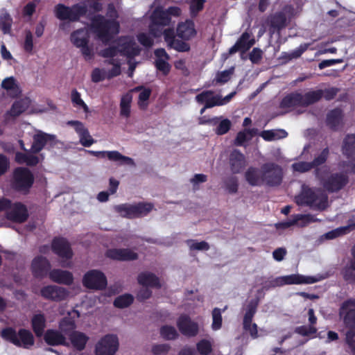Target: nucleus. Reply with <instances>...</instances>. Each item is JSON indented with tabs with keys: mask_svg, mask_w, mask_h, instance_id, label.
Returning <instances> with one entry per match:
<instances>
[{
	"mask_svg": "<svg viewBox=\"0 0 355 355\" xmlns=\"http://www.w3.org/2000/svg\"><path fill=\"white\" fill-rule=\"evenodd\" d=\"M119 48V53L132 59L139 55L141 49L128 37H121L114 42Z\"/></svg>",
	"mask_w": 355,
	"mask_h": 355,
	"instance_id": "16",
	"label": "nucleus"
},
{
	"mask_svg": "<svg viewBox=\"0 0 355 355\" xmlns=\"http://www.w3.org/2000/svg\"><path fill=\"white\" fill-rule=\"evenodd\" d=\"M69 339L74 348L82 351L85 349L89 337L83 332L75 331L70 334Z\"/></svg>",
	"mask_w": 355,
	"mask_h": 355,
	"instance_id": "40",
	"label": "nucleus"
},
{
	"mask_svg": "<svg viewBox=\"0 0 355 355\" xmlns=\"http://www.w3.org/2000/svg\"><path fill=\"white\" fill-rule=\"evenodd\" d=\"M295 332L303 336H308L317 332V329L314 326H300L295 329Z\"/></svg>",
	"mask_w": 355,
	"mask_h": 355,
	"instance_id": "60",
	"label": "nucleus"
},
{
	"mask_svg": "<svg viewBox=\"0 0 355 355\" xmlns=\"http://www.w3.org/2000/svg\"><path fill=\"white\" fill-rule=\"evenodd\" d=\"M1 337L17 347L30 349L35 344V338L28 329L21 328L16 331L14 327H7L1 331Z\"/></svg>",
	"mask_w": 355,
	"mask_h": 355,
	"instance_id": "3",
	"label": "nucleus"
},
{
	"mask_svg": "<svg viewBox=\"0 0 355 355\" xmlns=\"http://www.w3.org/2000/svg\"><path fill=\"white\" fill-rule=\"evenodd\" d=\"M302 107V94L293 92L285 96L280 102L282 109Z\"/></svg>",
	"mask_w": 355,
	"mask_h": 355,
	"instance_id": "36",
	"label": "nucleus"
},
{
	"mask_svg": "<svg viewBox=\"0 0 355 355\" xmlns=\"http://www.w3.org/2000/svg\"><path fill=\"white\" fill-rule=\"evenodd\" d=\"M349 176L343 173H332L320 179L323 188L329 193H336L344 189L349 183Z\"/></svg>",
	"mask_w": 355,
	"mask_h": 355,
	"instance_id": "11",
	"label": "nucleus"
},
{
	"mask_svg": "<svg viewBox=\"0 0 355 355\" xmlns=\"http://www.w3.org/2000/svg\"><path fill=\"white\" fill-rule=\"evenodd\" d=\"M188 244L189 245V248L192 250H204L207 251L209 249V245L206 241H200L198 242L195 240H189L188 241Z\"/></svg>",
	"mask_w": 355,
	"mask_h": 355,
	"instance_id": "59",
	"label": "nucleus"
},
{
	"mask_svg": "<svg viewBox=\"0 0 355 355\" xmlns=\"http://www.w3.org/2000/svg\"><path fill=\"white\" fill-rule=\"evenodd\" d=\"M229 164L232 173L238 174L243 171L247 162L245 155L239 150L234 149L230 154Z\"/></svg>",
	"mask_w": 355,
	"mask_h": 355,
	"instance_id": "26",
	"label": "nucleus"
},
{
	"mask_svg": "<svg viewBox=\"0 0 355 355\" xmlns=\"http://www.w3.org/2000/svg\"><path fill=\"white\" fill-rule=\"evenodd\" d=\"M196 349L200 355H209L212 352V344L207 339H202L196 343Z\"/></svg>",
	"mask_w": 355,
	"mask_h": 355,
	"instance_id": "49",
	"label": "nucleus"
},
{
	"mask_svg": "<svg viewBox=\"0 0 355 355\" xmlns=\"http://www.w3.org/2000/svg\"><path fill=\"white\" fill-rule=\"evenodd\" d=\"M246 182L252 187L262 185V165L260 168L250 166L245 173Z\"/></svg>",
	"mask_w": 355,
	"mask_h": 355,
	"instance_id": "33",
	"label": "nucleus"
},
{
	"mask_svg": "<svg viewBox=\"0 0 355 355\" xmlns=\"http://www.w3.org/2000/svg\"><path fill=\"white\" fill-rule=\"evenodd\" d=\"M197 34L195 24L191 19L178 23L176 31L173 28H168L164 31V39L167 46L178 52H189L191 49L190 44L187 42L193 38Z\"/></svg>",
	"mask_w": 355,
	"mask_h": 355,
	"instance_id": "1",
	"label": "nucleus"
},
{
	"mask_svg": "<svg viewBox=\"0 0 355 355\" xmlns=\"http://www.w3.org/2000/svg\"><path fill=\"white\" fill-rule=\"evenodd\" d=\"M340 316L347 331H352L355 334V299H348L342 303Z\"/></svg>",
	"mask_w": 355,
	"mask_h": 355,
	"instance_id": "14",
	"label": "nucleus"
},
{
	"mask_svg": "<svg viewBox=\"0 0 355 355\" xmlns=\"http://www.w3.org/2000/svg\"><path fill=\"white\" fill-rule=\"evenodd\" d=\"M169 60H155V65L157 70L162 72L163 74L167 75L171 70V65L168 62Z\"/></svg>",
	"mask_w": 355,
	"mask_h": 355,
	"instance_id": "61",
	"label": "nucleus"
},
{
	"mask_svg": "<svg viewBox=\"0 0 355 355\" xmlns=\"http://www.w3.org/2000/svg\"><path fill=\"white\" fill-rule=\"evenodd\" d=\"M40 295L45 300L53 302H61L69 295L67 289L55 285H48L40 290Z\"/></svg>",
	"mask_w": 355,
	"mask_h": 355,
	"instance_id": "17",
	"label": "nucleus"
},
{
	"mask_svg": "<svg viewBox=\"0 0 355 355\" xmlns=\"http://www.w3.org/2000/svg\"><path fill=\"white\" fill-rule=\"evenodd\" d=\"M26 110V107L21 101H17L13 103L11 108L8 111V114L13 116L17 117L22 114Z\"/></svg>",
	"mask_w": 355,
	"mask_h": 355,
	"instance_id": "54",
	"label": "nucleus"
},
{
	"mask_svg": "<svg viewBox=\"0 0 355 355\" xmlns=\"http://www.w3.org/2000/svg\"><path fill=\"white\" fill-rule=\"evenodd\" d=\"M119 349V339L116 335L107 334L96 345V355H115Z\"/></svg>",
	"mask_w": 355,
	"mask_h": 355,
	"instance_id": "13",
	"label": "nucleus"
},
{
	"mask_svg": "<svg viewBox=\"0 0 355 355\" xmlns=\"http://www.w3.org/2000/svg\"><path fill=\"white\" fill-rule=\"evenodd\" d=\"M342 153L347 159H355V134H348L343 139Z\"/></svg>",
	"mask_w": 355,
	"mask_h": 355,
	"instance_id": "35",
	"label": "nucleus"
},
{
	"mask_svg": "<svg viewBox=\"0 0 355 355\" xmlns=\"http://www.w3.org/2000/svg\"><path fill=\"white\" fill-rule=\"evenodd\" d=\"M293 7L291 5H286L284 7L283 11L276 12L268 17L270 31L272 33H279L287 26L288 22L285 12H293Z\"/></svg>",
	"mask_w": 355,
	"mask_h": 355,
	"instance_id": "15",
	"label": "nucleus"
},
{
	"mask_svg": "<svg viewBox=\"0 0 355 355\" xmlns=\"http://www.w3.org/2000/svg\"><path fill=\"white\" fill-rule=\"evenodd\" d=\"M85 151L88 154L95 156L98 158L107 157V159L110 161L119 162L121 164H127V165H132V166H135V164L134 160L132 158L125 156L116 150L95 151V150H86Z\"/></svg>",
	"mask_w": 355,
	"mask_h": 355,
	"instance_id": "19",
	"label": "nucleus"
},
{
	"mask_svg": "<svg viewBox=\"0 0 355 355\" xmlns=\"http://www.w3.org/2000/svg\"><path fill=\"white\" fill-rule=\"evenodd\" d=\"M52 251L58 257L67 260L73 257V252L69 241L62 237H55L51 243Z\"/></svg>",
	"mask_w": 355,
	"mask_h": 355,
	"instance_id": "21",
	"label": "nucleus"
},
{
	"mask_svg": "<svg viewBox=\"0 0 355 355\" xmlns=\"http://www.w3.org/2000/svg\"><path fill=\"white\" fill-rule=\"evenodd\" d=\"M138 284L144 287L160 288L162 287L159 279L150 272H142L137 276Z\"/></svg>",
	"mask_w": 355,
	"mask_h": 355,
	"instance_id": "31",
	"label": "nucleus"
},
{
	"mask_svg": "<svg viewBox=\"0 0 355 355\" xmlns=\"http://www.w3.org/2000/svg\"><path fill=\"white\" fill-rule=\"evenodd\" d=\"M296 202L298 205L324 209L328 206V196L319 189L303 186L300 194L296 198Z\"/></svg>",
	"mask_w": 355,
	"mask_h": 355,
	"instance_id": "4",
	"label": "nucleus"
},
{
	"mask_svg": "<svg viewBox=\"0 0 355 355\" xmlns=\"http://www.w3.org/2000/svg\"><path fill=\"white\" fill-rule=\"evenodd\" d=\"M133 90L140 92L138 98V106L141 110H145L148 106V100L152 92L151 89L144 86H137Z\"/></svg>",
	"mask_w": 355,
	"mask_h": 355,
	"instance_id": "42",
	"label": "nucleus"
},
{
	"mask_svg": "<svg viewBox=\"0 0 355 355\" xmlns=\"http://www.w3.org/2000/svg\"><path fill=\"white\" fill-rule=\"evenodd\" d=\"M43 336L45 343L49 346H67L68 345L65 336L59 330L47 329Z\"/></svg>",
	"mask_w": 355,
	"mask_h": 355,
	"instance_id": "29",
	"label": "nucleus"
},
{
	"mask_svg": "<svg viewBox=\"0 0 355 355\" xmlns=\"http://www.w3.org/2000/svg\"><path fill=\"white\" fill-rule=\"evenodd\" d=\"M70 39L73 44L78 48L89 43L88 34L83 28L73 31L71 34Z\"/></svg>",
	"mask_w": 355,
	"mask_h": 355,
	"instance_id": "41",
	"label": "nucleus"
},
{
	"mask_svg": "<svg viewBox=\"0 0 355 355\" xmlns=\"http://www.w3.org/2000/svg\"><path fill=\"white\" fill-rule=\"evenodd\" d=\"M153 208L154 205L151 202H139L117 205L114 207V210L123 218L133 219L147 216Z\"/></svg>",
	"mask_w": 355,
	"mask_h": 355,
	"instance_id": "5",
	"label": "nucleus"
},
{
	"mask_svg": "<svg viewBox=\"0 0 355 355\" xmlns=\"http://www.w3.org/2000/svg\"><path fill=\"white\" fill-rule=\"evenodd\" d=\"M105 255L107 257L117 261H133L138 258L136 252L130 249H109L106 251Z\"/></svg>",
	"mask_w": 355,
	"mask_h": 355,
	"instance_id": "27",
	"label": "nucleus"
},
{
	"mask_svg": "<svg viewBox=\"0 0 355 355\" xmlns=\"http://www.w3.org/2000/svg\"><path fill=\"white\" fill-rule=\"evenodd\" d=\"M31 328L35 336L38 338L44 334V330L46 326V320L44 313H40L35 314L31 320Z\"/></svg>",
	"mask_w": 355,
	"mask_h": 355,
	"instance_id": "34",
	"label": "nucleus"
},
{
	"mask_svg": "<svg viewBox=\"0 0 355 355\" xmlns=\"http://www.w3.org/2000/svg\"><path fill=\"white\" fill-rule=\"evenodd\" d=\"M150 19L153 24L161 25L162 26H168L171 21V17L168 16V13L162 7H157L153 10Z\"/></svg>",
	"mask_w": 355,
	"mask_h": 355,
	"instance_id": "37",
	"label": "nucleus"
},
{
	"mask_svg": "<svg viewBox=\"0 0 355 355\" xmlns=\"http://www.w3.org/2000/svg\"><path fill=\"white\" fill-rule=\"evenodd\" d=\"M137 40L142 46L146 48H150L154 44L153 39L145 33H139L137 35Z\"/></svg>",
	"mask_w": 355,
	"mask_h": 355,
	"instance_id": "63",
	"label": "nucleus"
},
{
	"mask_svg": "<svg viewBox=\"0 0 355 355\" xmlns=\"http://www.w3.org/2000/svg\"><path fill=\"white\" fill-rule=\"evenodd\" d=\"M254 44V39L250 40V35L248 32H244L237 40L227 54L225 55L227 58L230 55L236 53L238 51L243 53L247 52Z\"/></svg>",
	"mask_w": 355,
	"mask_h": 355,
	"instance_id": "23",
	"label": "nucleus"
},
{
	"mask_svg": "<svg viewBox=\"0 0 355 355\" xmlns=\"http://www.w3.org/2000/svg\"><path fill=\"white\" fill-rule=\"evenodd\" d=\"M119 53V48L117 44H115L114 46H110L101 51L99 55L105 58L114 59V57L117 55Z\"/></svg>",
	"mask_w": 355,
	"mask_h": 355,
	"instance_id": "57",
	"label": "nucleus"
},
{
	"mask_svg": "<svg viewBox=\"0 0 355 355\" xmlns=\"http://www.w3.org/2000/svg\"><path fill=\"white\" fill-rule=\"evenodd\" d=\"M28 217V209L21 202L12 203L11 208L6 213L7 219L12 222H26Z\"/></svg>",
	"mask_w": 355,
	"mask_h": 355,
	"instance_id": "24",
	"label": "nucleus"
},
{
	"mask_svg": "<svg viewBox=\"0 0 355 355\" xmlns=\"http://www.w3.org/2000/svg\"><path fill=\"white\" fill-rule=\"evenodd\" d=\"M170 349L168 344H157L152 347V353L154 355H162L168 353Z\"/></svg>",
	"mask_w": 355,
	"mask_h": 355,
	"instance_id": "64",
	"label": "nucleus"
},
{
	"mask_svg": "<svg viewBox=\"0 0 355 355\" xmlns=\"http://www.w3.org/2000/svg\"><path fill=\"white\" fill-rule=\"evenodd\" d=\"M352 160H343L339 162L338 167L343 170L342 173L348 174H355V159Z\"/></svg>",
	"mask_w": 355,
	"mask_h": 355,
	"instance_id": "51",
	"label": "nucleus"
},
{
	"mask_svg": "<svg viewBox=\"0 0 355 355\" xmlns=\"http://www.w3.org/2000/svg\"><path fill=\"white\" fill-rule=\"evenodd\" d=\"M343 118V111L340 108H334L330 110L326 118L327 125L333 131L338 130Z\"/></svg>",
	"mask_w": 355,
	"mask_h": 355,
	"instance_id": "32",
	"label": "nucleus"
},
{
	"mask_svg": "<svg viewBox=\"0 0 355 355\" xmlns=\"http://www.w3.org/2000/svg\"><path fill=\"white\" fill-rule=\"evenodd\" d=\"M51 267V263L46 257L42 256L36 257L31 264L33 275L35 278L42 279L49 274Z\"/></svg>",
	"mask_w": 355,
	"mask_h": 355,
	"instance_id": "22",
	"label": "nucleus"
},
{
	"mask_svg": "<svg viewBox=\"0 0 355 355\" xmlns=\"http://www.w3.org/2000/svg\"><path fill=\"white\" fill-rule=\"evenodd\" d=\"M279 132L282 134L281 136L277 135V133L274 130H263L261 136L266 141H272L276 139L285 137L287 135V132L284 130H281Z\"/></svg>",
	"mask_w": 355,
	"mask_h": 355,
	"instance_id": "56",
	"label": "nucleus"
},
{
	"mask_svg": "<svg viewBox=\"0 0 355 355\" xmlns=\"http://www.w3.org/2000/svg\"><path fill=\"white\" fill-rule=\"evenodd\" d=\"M283 180L282 167L275 162L262 164V185L273 187L279 186Z\"/></svg>",
	"mask_w": 355,
	"mask_h": 355,
	"instance_id": "8",
	"label": "nucleus"
},
{
	"mask_svg": "<svg viewBox=\"0 0 355 355\" xmlns=\"http://www.w3.org/2000/svg\"><path fill=\"white\" fill-rule=\"evenodd\" d=\"M308 223H274L275 232L278 235H282L285 231L290 230L294 225H300V227H305Z\"/></svg>",
	"mask_w": 355,
	"mask_h": 355,
	"instance_id": "58",
	"label": "nucleus"
},
{
	"mask_svg": "<svg viewBox=\"0 0 355 355\" xmlns=\"http://www.w3.org/2000/svg\"><path fill=\"white\" fill-rule=\"evenodd\" d=\"M177 327L180 333L187 337H195L198 334L199 325L186 314H182L177 320Z\"/></svg>",
	"mask_w": 355,
	"mask_h": 355,
	"instance_id": "18",
	"label": "nucleus"
},
{
	"mask_svg": "<svg viewBox=\"0 0 355 355\" xmlns=\"http://www.w3.org/2000/svg\"><path fill=\"white\" fill-rule=\"evenodd\" d=\"M49 277L53 282L67 286H70L73 282V277L71 272L60 269L51 270Z\"/></svg>",
	"mask_w": 355,
	"mask_h": 355,
	"instance_id": "30",
	"label": "nucleus"
},
{
	"mask_svg": "<svg viewBox=\"0 0 355 355\" xmlns=\"http://www.w3.org/2000/svg\"><path fill=\"white\" fill-rule=\"evenodd\" d=\"M12 18L10 15L5 12L0 15V29L4 34H8L11 31Z\"/></svg>",
	"mask_w": 355,
	"mask_h": 355,
	"instance_id": "47",
	"label": "nucleus"
},
{
	"mask_svg": "<svg viewBox=\"0 0 355 355\" xmlns=\"http://www.w3.org/2000/svg\"><path fill=\"white\" fill-rule=\"evenodd\" d=\"M318 279L315 277L304 276L299 274H293L290 275L277 277L268 282H266L263 288L269 289L277 286H282L289 284H311L315 283Z\"/></svg>",
	"mask_w": 355,
	"mask_h": 355,
	"instance_id": "9",
	"label": "nucleus"
},
{
	"mask_svg": "<svg viewBox=\"0 0 355 355\" xmlns=\"http://www.w3.org/2000/svg\"><path fill=\"white\" fill-rule=\"evenodd\" d=\"M83 284L88 289L102 291L106 288L107 282L103 272L98 270H90L84 275Z\"/></svg>",
	"mask_w": 355,
	"mask_h": 355,
	"instance_id": "12",
	"label": "nucleus"
},
{
	"mask_svg": "<svg viewBox=\"0 0 355 355\" xmlns=\"http://www.w3.org/2000/svg\"><path fill=\"white\" fill-rule=\"evenodd\" d=\"M67 124L74 127L75 131L78 135L80 143L84 147H89L96 142L90 135L88 129L85 127L82 122L79 121H69Z\"/></svg>",
	"mask_w": 355,
	"mask_h": 355,
	"instance_id": "25",
	"label": "nucleus"
},
{
	"mask_svg": "<svg viewBox=\"0 0 355 355\" xmlns=\"http://www.w3.org/2000/svg\"><path fill=\"white\" fill-rule=\"evenodd\" d=\"M58 327L62 334L69 336L73 331H75L76 325L74 320L71 318L64 317L59 322Z\"/></svg>",
	"mask_w": 355,
	"mask_h": 355,
	"instance_id": "43",
	"label": "nucleus"
},
{
	"mask_svg": "<svg viewBox=\"0 0 355 355\" xmlns=\"http://www.w3.org/2000/svg\"><path fill=\"white\" fill-rule=\"evenodd\" d=\"M323 97V89L311 90L302 94V107H306L320 101Z\"/></svg>",
	"mask_w": 355,
	"mask_h": 355,
	"instance_id": "38",
	"label": "nucleus"
},
{
	"mask_svg": "<svg viewBox=\"0 0 355 355\" xmlns=\"http://www.w3.org/2000/svg\"><path fill=\"white\" fill-rule=\"evenodd\" d=\"M55 17L61 20H67L71 22L78 21L81 17L86 15L87 7L85 4L76 3L71 6H67L62 3H58L54 9Z\"/></svg>",
	"mask_w": 355,
	"mask_h": 355,
	"instance_id": "6",
	"label": "nucleus"
},
{
	"mask_svg": "<svg viewBox=\"0 0 355 355\" xmlns=\"http://www.w3.org/2000/svg\"><path fill=\"white\" fill-rule=\"evenodd\" d=\"M212 324L211 327L214 330H218L222 327V315L221 310L219 308H214L212 311Z\"/></svg>",
	"mask_w": 355,
	"mask_h": 355,
	"instance_id": "53",
	"label": "nucleus"
},
{
	"mask_svg": "<svg viewBox=\"0 0 355 355\" xmlns=\"http://www.w3.org/2000/svg\"><path fill=\"white\" fill-rule=\"evenodd\" d=\"M132 96L127 93L122 96L120 102V114L122 116L128 118L130 116V107Z\"/></svg>",
	"mask_w": 355,
	"mask_h": 355,
	"instance_id": "45",
	"label": "nucleus"
},
{
	"mask_svg": "<svg viewBox=\"0 0 355 355\" xmlns=\"http://www.w3.org/2000/svg\"><path fill=\"white\" fill-rule=\"evenodd\" d=\"M71 101L74 105L82 107L85 112H88V106L81 98L80 94L76 89L71 91Z\"/></svg>",
	"mask_w": 355,
	"mask_h": 355,
	"instance_id": "55",
	"label": "nucleus"
},
{
	"mask_svg": "<svg viewBox=\"0 0 355 355\" xmlns=\"http://www.w3.org/2000/svg\"><path fill=\"white\" fill-rule=\"evenodd\" d=\"M196 101L200 104H206V107H213L215 106L223 105V103L220 101V95L216 94L214 96L212 90H205L198 94L196 96Z\"/></svg>",
	"mask_w": 355,
	"mask_h": 355,
	"instance_id": "28",
	"label": "nucleus"
},
{
	"mask_svg": "<svg viewBox=\"0 0 355 355\" xmlns=\"http://www.w3.org/2000/svg\"><path fill=\"white\" fill-rule=\"evenodd\" d=\"M259 302L260 299L258 296H257L248 303L245 309V313L243 319V324H245V327L248 325L249 322L252 321V319L257 313Z\"/></svg>",
	"mask_w": 355,
	"mask_h": 355,
	"instance_id": "39",
	"label": "nucleus"
},
{
	"mask_svg": "<svg viewBox=\"0 0 355 355\" xmlns=\"http://www.w3.org/2000/svg\"><path fill=\"white\" fill-rule=\"evenodd\" d=\"M161 336L166 340H172L178 338L179 334L175 328L171 325H164L159 331Z\"/></svg>",
	"mask_w": 355,
	"mask_h": 355,
	"instance_id": "48",
	"label": "nucleus"
},
{
	"mask_svg": "<svg viewBox=\"0 0 355 355\" xmlns=\"http://www.w3.org/2000/svg\"><path fill=\"white\" fill-rule=\"evenodd\" d=\"M343 279L349 284H355V268L352 266L350 262L349 266L345 267L342 270Z\"/></svg>",
	"mask_w": 355,
	"mask_h": 355,
	"instance_id": "50",
	"label": "nucleus"
},
{
	"mask_svg": "<svg viewBox=\"0 0 355 355\" xmlns=\"http://www.w3.org/2000/svg\"><path fill=\"white\" fill-rule=\"evenodd\" d=\"M355 229V223H348L347 226L340 227L335 230L328 232L324 236L327 239H334L340 236H343L349 233Z\"/></svg>",
	"mask_w": 355,
	"mask_h": 355,
	"instance_id": "44",
	"label": "nucleus"
},
{
	"mask_svg": "<svg viewBox=\"0 0 355 355\" xmlns=\"http://www.w3.org/2000/svg\"><path fill=\"white\" fill-rule=\"evenodd\" d=\"M134 302V297L129 293H125L116 297L114 301V306L116 308L123 309L128 307Z\"/></svg>",
	"mask_w": 355,
	"mask_h": 355,
	"instance_id": "46",
	"label": "nucleus"
},
{
	"mask_svg": "<svg viewBox=\"0 0 355 355\" xmlns=\"http://www.w3.org/2000/svg\"><path fill=\"white\" fill-rule=\"evenodd\" d=\"M234 67H232L229 69L224 70L223 71L218 72L216 74L215 81L216 83L224 84L229 81L231 76L234 73Z\"/></svg>",
	"mask_w": 355,
	"mask_h": 355,
	"instance_id": "52",
	"label": "nucleus"
},
{
	"mask_svg": "<svg viewBox=\"0 0 355 355\" xmlns=\"http://www.w3.org/2000/svg\"><path fill=\"white\" fill-rule=\"evenodd\" d=\"M33 183L34 176L28 168L18 167L15 169L11 182L12 188L15 191L27 194L29 193Z\"/></svg>",
	"mask_w": 355,
	"mask_h": 355,
	"instance_id": "7",
	"label": "nucleus"
},
{
	"mask_svg": "<svg viewBox=\"0 0 355 355\" xmlns=\"http://www.w3.org/2000/svg\"><path fill=\"white\" fill-rule=\"evenodd\" d=\"M329 148L326 147L322 150L320 153L315 156L311 162H299L293 164L294 171L300 173H306L310 171L311 169H315V176L319 178L320 169L318 167L324 163L329 156Z\"/></svg>",
	"mask_w": 355,
	"mask_h": 355,
	"instance_id": "10",
	"label": "nucleus"
},
{
	"mask_svg": "<svg viewBox=\"0 0 355 355\" xmlns=\"http://www.w3.org/2000/svg\"><path fill=\"white\" fill-rule=\"evenodd\" d=\"M56 144L55 136L40 132L33 136L31 150L33 153H39L45 146L53 148Z\"/></svg>",
	"mask_w": 355,
	"mask_h": 355,
	"instance_id": "20",
	"label": "nucleus"
},
{
	"mask_svg": "<svg viewBox=\"0 0 355 355\" xmlns=\"http://www.w3.org/2000/svg\"><path fill=\"white\" fill-rule=\"evenodd\" d=\"M92 26L98 38L107 44L119 32V24L114 19H107L101 15L94 16Z\"/></svg>",
	"mask_w": 355,
	"mask_h": 355,
	"instance_id": "2",
	"label": "nucleus"
},
{
	"mask_svg": "<svg viewBox=\"0 0 355 355\" xmlns=\"http://www.w3.org/2000/svg\"><path fill=\"white\" fill-rule=\"evenodd\" d=\"M231 128V122L229 119L222 120L216 129V133L218 135H223L227 133Z\"/></svg>",
	"mask_w": 355,
	"mask_h": 355,
	"instance_id": "62",
	"label": "nucleus"
}]
</instances>
